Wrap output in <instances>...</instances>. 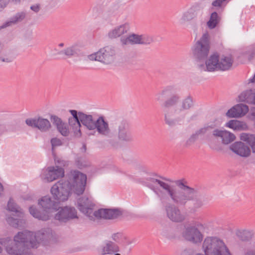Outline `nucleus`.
<instances>
[{
	"mask_svg": "<svg viewBox=\"0 0 255 255\" xmlns=\"http://www.w3.org/2000/svg\"><path fill=\"white\" fill-rule=\"evenodd\" d=\"M240 139L247 142L251 147L252 152L255 153V135L243 133L241 134Z\"/></svg>",
	"mask_w": 255,
	"mask_h": 255,
	"instance_id": "a878e982",
	"label": "nucleus"
},
{
	"mask_svg": "<svg viewBox=\"0 0 255 255\" xmlns=\"http://www.w3.org/2000/svg\"><path fill=\"white\" fill-rule=\"evenodd\" d=\"M165 120L166 123L169 126L173 125L174 123L171 115L168 112L165 113Z\"/></svg>",
	"mask_w": 255,
	"mask_h": 255,
	"instance_id": "473e14b6",
	"label": "nucleus"
},
{
	"mask_svg": "<svg viewBox=\"0 0 255 255\" xmlns=\"http://www.w3.org/2000/svg\"><path fill=\"white\" fill-rule=\"evenodd\" d=\"M94 204L92 200L86 197L78 199L77 207L79 210L85 214L91 220L96 219H114L121 216L122 211L119 209H101L93 211Z\"/></svg>",
	"mask_w": 255,
	"mask_h": 255,
	"instance_id": "20e7f679",
	"label": "nucleus"
},
{
	"mask_svg": "<svg viewBox=\"0 0 255 255\" xmlns=\"http://www.w3.org/2000/svg\"><path fill=\"white\" fill-rule=\"evenodd\" d=\"M30 8L35 12H38L40 9V6L38 4H35L31 6Z\"/></svg>",
	"mask_w": 255,
	"mask_h": 255,
	"instance_id": "ea45409f",
	"label": "nucleus"
},
{
	"mask_svg": "<svg viewBox=\"0 0 255 255\" xmlns=\"http://www.w3.org/2000/svg\"><path fill=\"white\" fill-rule=\"evenodd\" d=\"M65 162L62 161V163L61 164V165L64 166H65Z\"/></svg>",
	"mask_w": 255,
	"mask_h": 255,
	"instance_id": "a18cd8bd",
	"label": "nucleus"
},
{
	"mask_svg": "<svg viewBox=\"0 0 255 255\" xmlns=\"http://www.w3.org/2000/svg\"><path fill=\"white\" fill-rule=\"evenodd\" d=\"M179 185L182 186L180 190L170 186L165 181L154 178L150 179L147 183V185L152 190H154L158 186H160L175 203L184 205L188 201H192L195 209L200 207L201 203L197 199L194 190L183 185L182 183H180Z\"/></svg>",
	"mask_w": 255,
	"mask_h": 255,
	"instance_id": "f03ea898",
	"label": "nucleus"
},
{
	"mask_svg": "<svg viewBox=\"0 0 255 255\" xmlns=\"http://www.w3.org/2000/svg\"><path fill=\"white\" fill-rule=\"evenodd\" d=\"M205 225L201 223H197L195 226L189 227L185 229L182 235L185 240L194 244L201 243L203 236L200 231H203Z\"/></svg>",
	"mask_w": 255,
	"mask_h": 255,
	"instance_id": "1a4fd4ad",
	"label": "nucleus"
},
{
	"mask_svg": "<svg viewBox=\"0 0 255 255\" xmlns=\"http://www.w3.org/2000/svg\"><path fill=\"white\" fill-rule=\"evenodd\" d=\"M119 137L123 140H129L131 139V134L128 125L121 124L119 128Z\"/></svg>",
	"mask_w": 255,
	"mask_h": 255,
	"instance_id": "b1692460",
	"label": "nucleus"
},
{
	"mask_svg": "<svg viewBox=\"0 0 255 255\" xmlns=\"http://www.w3.org/2000/svg\"><path fill=\"white\" fill-rule=\"evenodd\" d=\"M220 17L217 12H214L211 13L209 20L207 22L208 27L212 29L215 28L220 21Z\"/></svg>",
	"mask_w": 255,
	"mask_h": 255,
	"instance_id": "bb28decb",
	"label": "nucleus"
},
{
	"mask_svg": "<svg viewBox=\"0 0 255 255\" xmlns=\"http://www.w3.org/2000/svg\"><path fill=\"white\" fill-rule=\"evenodd\" d=\"M7 222L9 224L11 225L14 227H17L18 223L21 222V221L18 220L17 219H15L13 218H8L7 219Z\"/></svg>",
	"mask_w": 255,
	"mask_h": 255,
	"instance_id": "f704fd0d",
	"label": "nucleus"
},
{
	"mask_svg": "<svg viewBox=\"0 0 255 255\" xmlns=\"http://www.w3.org/2000/svg\"><path fill=\"white\" fill-rule=\"evenodd\" d=\"M193 106V103L192 99L190 97H187L183 100L181 107L179 110L180 111L187 110L192 108Z\"/></svg>",
	"mask_w": 255,
	"mask_h": 255,
	"instance_id": "c85d7f7f",
	"label": "nucleus"
},
{
	"mask_svg": "<svg viewBox=\"0 0 255 255\" xmlns=\"http://www.w3.org/2000/svg\"><path fill=\"white\" fill-rule=\"evenodd\" d=\"M64 175V171L62 167L58 166L50 167L47 170L45 174V178L48 182H52L59 177H62Z\"/></svg>",
	"mask_w": 255,
	"mask_h": 255,
	"instance_id": "dca6fc26",
	"label": "nucleus"
},
{
	"mask_svg": "<svg viewBox=\"0 0 255 255\" xmlns=\"http://www.w3.org/2000/svg\"><path fill=\"white\" fill-rule=\"evenodd\" d=\"M7 208L8 210L11 211V212H15V213H17V216L20 217H21L22 213L18 210V208L12 200L10 199L8 201Z\"/></svg>",
	"mask_w": 255,
	"mask_h": 255,
	"instance_id": "c756f323",
	"label": "nucleus"
},
{
	"mask_svg": "<svg viewBox=\"0 0 255 255\" xmlns=\"http://www.w3.org/2000/svg\"><path fill=\"white\" fill-rule=\"evenodd\" d=\"M118 251V246L111 241L101 247L98 250L99 253L101 255L111 254Z\"/></svg>",
	"mask_w": 255,
	"mask_h": 255,
	"instance_id": "4be33fe9",
	"label": "nucleus"
},
{
	"mask_svg": "<svg viewBox=\"0 0 255 255\" xmlns=\"http://www.w3.org/2000/svg\"><path fill=\"white\" fill-rule=\"evenodd\" d=\"M2 191H3V187L1 185V184L0 183V195L1 194Z\"/></svg>",
	"mask_w": 255,
	"mask_h": 255,
	"instance_id": "37998d69",
	"label": "nucleus"
},
{
	"mask_svg": "<svg viewBox=\"0 0 255 255\" xmlns=\"http://www.w3.org/2000/svg\"><path fill=\"white\" fill-rule=\"evenodd\" d=\"M239 101L255 104V91L249 90L242 93L239 96Z\"/></svg>",
	"mask_w": 255,
	"mask_h": 255,
	"instance_id": "5701e85b",
	"label": "nucleus"
},
{
	"mask_svg": "<svg viewBox=\"0 0 255 255\" xmlns=\"http://www.w3.org/2000/svg\"><path fill=\"white\" fill-rule=\"evenodd\" d=\"M230 149L235 154L243 157H247L251 155L250 148L242 141H237L230 146Z\"/></svg>",
	"mask_w": 255,
	"mask_h": 255,
	"instance_id": "4468645a",
	"label": "nucleus"
},
{
	"mask_svg": "<svg viewBox=\"0 0 255 255\" xmlns=\"http://www.w3.org/2000/svg\"><path fill=\"white\" fill-rule=\"evenodd\" d=\"M249 118L255 122V108L251 110V114L249 115Z\"/></svg>",
	"mask_w": 255,
	"mask_h": 255,
	"instance_id": "58836bf2",
	"label": "nucleus"
},
{
	"mask_svg": "<svg viewBox=\"0 0 255 255\" xmlns=\"http://www.w3.org/2000/svg\"><path fill=\"white\" fill-rule=\"evenodd\" d=\"M64 45V44L63 43H61L58 44V46L60 47H63Z\"/></svg>",
	"mask_w": 255,
	"mask_h": 255,
	"instance_id": "c03bdc74",
	"label": "nucleus"
},
{
	"mask_svg": "<svg viewBox=\"0 0 255 255\" xmlns=\"http://www.w3.org/2000/svg\"><path fill=\"white\" fill-rule=\"evenodd\" d=\"M120 255V254H116V255Z\"/></svg>",
	"mask_w": 255,
	"mask_h": 255,
	"instance_id": "8fccbe9b",
	"label": "nucleus"
},
{
	"mask_svg": "<svg viewBox=\"0 0 255 255\" xmlns=\"http://www.w3.org/2000/svg\"><path fill=\"white\" fill-rule=\"evenodd\" d=\"M61 54H64L67 56H72L77 53V49L75 46H70L67 47L63 51L60 52Z\"/></svg>",
	"mask_w": 255,
	"mask_h": 255,
	"instance_id": "2f4dec72",
	"label": "nucleus"
},
{
	"mask_svg": "<svg viewBox=\"0 0 255 255\" xmlns=\"http://www.w3.org/2000/svg\"><path fill=\"white\" fill-rule=\"evenodd\" d=\"M163 93L158 94L156 96V99L158 101H160L162 100V97Z\"/></svg>",
	"mask_w": 255,
	"mask_h": 255,
	"instance_id": "a19ab883",
	"label": "nucleus"
},
{
	"mask_svg": "<svg viewBox=\"0 0 255 255\" xmlns=\"http://www.w3.org/2000/svg\"><path fill=\"white\" fill-rule=\"evenodd\" d=\"M210 48V36L208 32H205L192 48V51L195 56L203 58L208 54Z\"/></svg>",
	"mask_w": 255,
	"mask_h": 255,
	"instance_id": "9d476101",
	"label": "nucleus"
},
{
	"mask_svg": "<svg viewBox=\"0 0 255 255\" xmlns=\"http://www.w3.org/2000/svg\"><path fill=\"white\" fill-rule=\"evenodd\" d=\"M244 255H255V251H247Z\"/></svg>",
	"mask_w": 255,
	"mask_h": 255,
	"instance_id": "79ce46f5",
	"label": "nucleus"
},
{
	"mask_svg": "<svg viewBox=\"0 0 255 255\" xmlns=\"http://www.w3.org/2000/svg\"><path fill=\"white\" fill-rule=\"evenodd\" d=\"M233 62V58L231 54L227 53H216L210 55L207 59L205 66L198 65V69L201 71H226L232 67Z\"/></svg>",
	"mask_w": 255,
	"mask_h": 255,
	"instance_id": "39448f33",
	"label": "nucleus"
},
{
	"mask_svg": "<svg viewBox=\"0 0 255 255\" xmlns=\"http://www.w3.org/2000/svg\"><path fill=\"white\" fill-rule=\"evenodd\" d=\"M194 17L193 14L191 13L190 11H186L183 13L182 16V19L183 21L189 20Z\"/></svg>",
	"mask_w": 255,
	"mask_h": 255,
	"instance_id": "72a5a7b5",
	"label": "nucleus"
},
{
	"mask_svg": "<svg viewBox=\"0 0 255 255\" xmlns=\"http://www.w3.org/2000/svg\"><path fill=\"white\" fill-rule=\"evenodd\" d=\"M213 136L214 138H221L222 141L224 144H229L235 140V135L227 130L216 129L213 131Z\"/></svg>",
	"mask_w": 255,
	"mask_h": 255,
	"instance_id": "f3484780",
	"label": "nucleus"
},
{
	"mask_svg": "<svg viewBox=\"0 0 255 255\" xmlns=\"http://www.w3.org/2000/svg\"><path fill=\"white\" fill-rule=\"evenodd\" d=\"M69 181H59L54 185L51 189L53 198L56 200L52 201L48 197H44L39 202L43 208L42 213L35 212V209L30 207L29 212L35 218L42 220L48 219L49 215H52L57 210L58 203L67 200L70 193L73 192L77 195L82 194L85 190L86 184V175L77 171L71 172Z\"/></svg>",
	"mask_w": 255,
	"mask_h": 255,
	"instance_id": "f257e3e1",
	"label": "nucleus"
},
{
	"mask_svg": "<svg viewBox=\"0 0 255 255\" xmlns=\"http://www.w3.org/2000/svg\"><path fill=\"white\" fill-rule=\"evenodd\" d=\"M226 126L236 130H244L247 128L246 123L238 120H231L226 123Z\"/></svg>",
	"mask_w": 255,
	"mask_h": 255,
	"instance_id": "393cba45",
	"label": "nucleus"
},
{
	"mask_svg": "<svg viewBox=\"0 0 255 255\" xmlns=\"http://www.w3.org/2000/svg\"><path fill=\"white\" fill-rule=\"evenodd\" d=\"M24 17V14L23 13H18L16 14L11 20L6 22L2 26L0 27V29L1 28H5L7 26L11 25L12 24H14L16 22L20 21Z\"/></svg>",
	"mask_w": 255,
	"mask_h": 255,
	"instance_id": "cd10ccee",
	"label": "nucleus"
},
{
	"mask_svg": "<svg viewBox=\"0 0 255 255\" xmlns=\"http://www.w3.org/2000/svg\"><path fill=\"white\" fill-rule=\"evenodd\" d=\"M203 255L201 254H197V255Z\"/></svg>",
	"mask_w": 255,
	"mask_h": 255,
	"instance_id": "de8ad7c7",
	"label": "nucleus"
},
{
	"mask_svg": "<svg viewBox=\"0 0 255 255\" xmlns=\"http://www.w3.org/2000/svg\"><path fill=\"white\" fill-rule=\"evenodd\" d=\"M55 161H56V162H58V163H59V162H60V161H59V160H56V159H55Z\"/></svg>",
	"mask_w": 255,
	"mask_h": 255,
	"instance_id": "49530a36",
	"label": "nucleus"
},
{
	"mask_svg": "<svg viewBox=\"0 0 255 255\" xmlns=\"http://www.w3.org/2000/svg\"><path fill=\"white\" fill-rule=\"evenodd\" d=\"M203 249L206 255H231L225 244L216 238H206Z\"/></svg>",
	"mask_w": 255,
	"mask_h": 255,
	"instance_id": "0eeeda50",
	"label": "nucleus"
},
{
	"mask_svg": "<svg viewBox=\"0 0 255 255\" xmlns=\"http://www.w3.org/2000/svg\"><path fill=\"white\" fill-rule=\"evenodd\" d=\"M1 252V249L0 248V253Z\"/></svg>",
	"mask_w": 255,
	"mask_h": 255,
	"instance_id": "09e8293b",
	"label": "nucleus"
},
{
	"mask_svg": "<svg viewBox=\"0 0 255 255\" xmlns=\"http://www.w3.org/2000/svg\"><path fill=\"white\" fill-rule=\"evenodd\" d=\"M168 218L174 222H181L185 219V216L180 211L175 207H169L167 208Z\"/></svg>",
	"mask_w": 255,
	"mask_h": 255,
	"instance_id": "aec40b11",
	"label": "nucleus"
},
{
	"mask_svg": "<svg viewBox=\"0 0 255 255\" xmlns=\"http://www.w3.org/2000/svg\"><path fill=\"white\" fill-rule=\"evenodd\" d=\"M179 100V97L178 96H173L164 103L163 106L165 108H168L169 107L173 106L178 102Z\"/></svg>",
	"mask_w": 255,
	"mask_h": 255,
	"instance_id": "7c9ffc66",
	"label": "nucleus"
},
{
	"mask_svg": "<svg viewBox=\"0 0 255 255\" xmlns=\"http://www.w3.org/2000/svg\"><path fill=\"white\" fill-rule=\"evenodd\" d=\"M25 123L28 126L36 128L41 131H48L52 127L48 119L41 117L34 119H28L25 121Z\"/></svg>",
	"mask_w": 255,
	"mask_h": 255,
	"instance_id": "9b49d317",
	"label": "nucleus"
},
{
	"mask_svg": "<svg viewBox=\"0 0 255 255\" xmlns=\"http://www.w3.org/2000/svg\"><path fill=\"white\" fill-rule=\"evenodd\" d=\"M249 111L247 106L243 104H238L231 108L226 115L229 118H240L245 116Z\"/></svg>",
	"mask_w": 255,
	"mask_h": 255,
	"instance_id": "2eb2a0df",
	"label": "nucleus"
},
{
	"mask_svg": "<svg viewBox=\"0 0 255 255\" xmlns=\"http://www.w3.org/2000/svg\"><path fill=\"white\" fill-rule=\"evenodd\" d=\"M69 112L73 118L69 119V124L72 128L75 135H81L80 122L89 130L96 129V120L92 115L82 113H79L78 114L77 112L74 110H70Z\"/></svg>",
	"mask_w": 255,
	"mask_h": 255,
	"instance_id": "423d86ee",
	"label": "nucleus"
},
{
	"mask_svg": "<svg viewBox=\"0 0 255 255\" xmlns=\"http://www.w3.org/2000/svg\"><path fill=\"white\" fill-rule=\"evenodd\" d=\"M130 30V26L128 23H125L115 27L109 33V36L111 38L120 37L127 33Z\"/></svg>",
	"mask_w": 255,
	"mask_h": 255,
	"instance_id": "412c9836",
	"label": "nucleus"
},
{
	"mask_svg": "<svg viewBox=\"0 0 255 255\" xmlns=\"http://www.w3.org/2000/svg\"><path fill=\"white\" fill-rule=\"evenodd\" d=\"M77 218L76 211L74 208L71 207H65L60 209L55 216V219L63 222H65L69 219Z\"/></svg>",
	"mask_w": 255,
	"mask_h": 255,
	"instance_id": "ddd939ff",
	"label": "nucleus"
},
{
	"mask_svg": "<svg viewBox=\"0 0 255 255\" xmlns=\"http://www.w3.org/2000/svg\"><path fill=\"white\" fill-rule=\"evenodd\" d=\"M51 119L53 124L56 127L58 131L63 136H68L70 133V130L67 125L63 122V121L56 116H52Z\"/></svg>",
	"mask_w": 255,
	"mask_h": 255,
	"instance_id": "a211bd4d",
	"label": "nucleus"
},
{
	"mask_svg": "<svg viewBox=\"0 0 255 255\" xmlns=\"http://www.w3.org/2000/svg\"><path fill=\"white\" fill-rule=\"evenodd\" d=\"M151 41V38L145 35H137L132 34L129 35L126 38L121 39L123 44H149Z\"/></svg>",
	"mask_w": 255,
	"mask_h": 255,
	"instance_id": "f8f14e48",
	"label": "nucleus"
},
{
	"mask_svg": "<svg viewBox=\"0 0 255 255\" xmlns=\"http://www.w3.org/2000/svg\"><path fill=\"white\" fill-rule=\"evenodd\" d=\"M124 237L122 235L119 233L115 234L112 236L113 240L117 243L122 241Z\"/></svg>",
	"mask_w": 255,
	"mask_h": 255,
	"instance_id": "c9c22d12",
	"label": "nucleus"
},
{
	"mask_svg": "<svg viewBox=\"0 0 255 255\" xmlns=\"http://www.w3.org/2000/svg\"><path fill=\"white\" fill-rule=\"evenodd\" d=\"M51 143L53 148L55 146H59L61 144V141L57 138H53L51 140Z\"/></svg>",
	"mask_w": 255,
	"mask_h": 255,
	"instance_id": "e433bc0d",
	"label": "nucleus"
},
{
	"mask_svg": "<svg viewBox=\"0 0 255 255\" xmlns=\"http://www.w3.org/2000/svg\"><path fill=\"white\" fill-rule=\"evenodd\" d=\"M96 129L100 134L107 135L110 132L109 124L103 116H100L96 119Z\"/></svg>",
	"mask_w": 255,
	"mask_h": 255,
	"instance_id": "6ab92c4d",
	"label": "nucleus"
},
{
	"mask_svg": "<svg viewBox=\"0 0 255 255\" xmlns=\"http://www.w3.org/2000/svg\"><path fill=\"white\" fill-rule=\"evenodd\" d=\"M47 236L41 232L36 233L26 231L19 232L14 237L11 246L9 243L6 244V252L11 255H29V250L37 248L42 244L43 239Z\"/></svg>",
	"mask_w": 255,
	"mask_h": 255,
	"instance_id": "7ed1b4c3",
	"label": "nucleus"
},
{
	"mask_svg": "<svg viewBox=\"0 0 255 255\" xmlns=\"http://www.w3.org/2000/svg\"><path fill=\"white\" fill-rule=\"evenodd\" d=\"M11 61L12 58L9 56H5L4 57L3 56H0V62H10Z\"/></svg>",
	"mask_w": 255,
	"mask_h": 255,
	"instance_id": "4c0bfd02",
	"label": "nucleus"
},
{
	"mask_svg": "<svg viewBox=\"0 0 255 255\" xmlns=\"http://www.w3.org/2000/svg\"><path fill=\"white\" fill-rule=\"evenodd\" d=\"M92 61H98L105 64L113 63L116 59V53L114 48L106 46L100 49L97 52L88 56Z\"/></svg>",
	"mask_w": 255,
	"mask_h": 255,
	"instance_id": "6e6552de",
	"label": "nucleus"
}]
</instances>
